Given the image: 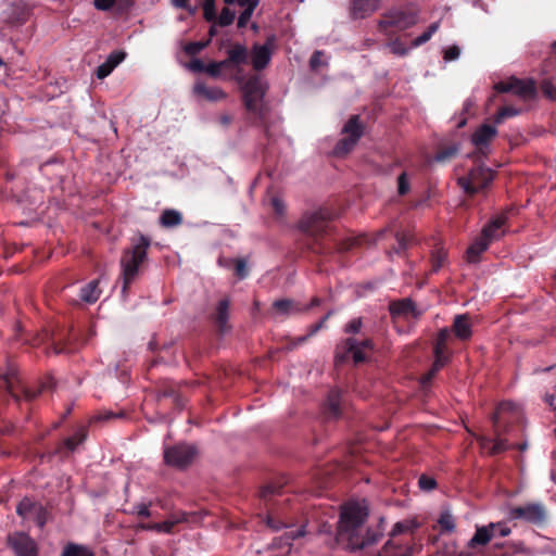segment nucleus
Listing matches in <instances>:
<instances>
[{
    "mask_svg": "<svg viewBox=\"0 0 556 556\" xmlns=\"http://www.w3.org/2000/svg\"><path fill=\"white\" fill-rule=\"evenodd\" d=\"M368 517L367 507L361 503H348L342 507L338 526L337 540L346 544V547L362 549L379 541L382 532L379 530H364Z\"/></svg>",
    "mask_w": 556,
    "mask_h": 556,
    "instance_id": "1",
    "label": "nucleus"
},
{
    "mask_svg": "<svg viewBox=\"0 0 556 556\" xmlns=\"http://www.w3.org/2000/svg\"><path fill=\"white\" fill-rule=\"evenodd\" d=\"M150 242L147 238L140 237L136 243H134L131 250L127 251L122 257V276H123V289L125 293L129 283L135 279L138 274V268L143 262L147 255V249Z\"/></svg>",
    "mask_w": 556,
    "mask_h": 556,
    "instance_id": "2",
    "label": "nucleus"
},
{
    "mask_svg": "<svg viewBox=\"0 0 556 556\" xmlns=\"http://www.w3.org/2000/svg\"><path fill=\"white\" fill-rule=\"evenodd\" d=\"M495 177V172L489 167L478 166L469 170L466 176L457 179L458 186L468 197L484 191Z\"/></svg>",
    "mask_w": 556,
    "mask_h": 556,
    "instance_id": "3",
    "label": "nucleus"
},
{
    "mask_svg": "<svg viewBox=\"0 0 556 556\" xmlns=\"http://www.w3.org/2000/svg\"><path fill=\"white\" fill-rule=\"evenodd\" d=\"M245 108L253 114L261 115L266 86L257 76L250 78L242 87Z\"/></svg>",
    "mask_w": 556,
    "mask_h": 556,
    "instance_id": "4",
    "label": "nucleus"
},
{
    "mask_svg": "<svg viewBox=\"0 0 556 556\" xmlns=\"http://www.w3.org/2000/svg\"><path fill=\"white\" fill-rule=\"evenodd\" d=\"M344 137L338 141L333 149V153L338 156L344 155L353 150L357 141L363 135V126L357 115L351 116L342 128Z\"/></svg>",
    "mask_w": 556,
    "mask_h": 556,
    "instance_id": "5",
    "label": "nucleus"
},
{
    "mask_svg": "<svg viewBox=\"0 0 556 556\" xmlns=\"http://www.w3.org/2000/svg\"><path fill=\"white\" fill-rule=\"evenodd\" d=\"M510 520H521L532 525H543L546 520V508L541 503H528L521 506H515L508 513Z\"/></svg>",
    "mask_w": 556,
    "mask_h": 556,
    "instance_id": "6",
    "label": "nucleus"
},
{
    "mask_svg": "<svg viewBox=\"0 0 556 556\" xmlns=\"http://www.w3.org/2000/svg\"><path fill=\"white\" fill-rule=\"evenodd\" d=\"M418 15L413 11L393 10L383 16L379 22V28L384 34H389L388 29L394 27L399 30H405L416 25Z\"/></svg>",
    "mask_w": 556,
    "mask_h": 556,
    "instance_id": "7",
    "label": "nucleus"
},
{
    "mask_svg": "<svg viewBox=\"0 0 556 556\" xmlns=\"http://www.w3.org/2000/svg\"><path fill=\"white\" fill-rule=\"evenodd\" d=\"M494 89L500 92H511L523 99H531L536 94V86L532 79H519L510 77L508 80L498 81L494 85Z\"/></svg>",
    "mask_w": 556,
    "mask_h": 556,
    "instance_id": "8",
    "label": "nucleus"
},
{
    "mask_svg": "<svg viewBox=\"0 0 556 556\" xmlns=\"http://www.w3.org/2000/svg\"><path fill=\"white\" fill-rule=\"evenodd\" d=\"M331 218V213L327 208H319L305 214L300 223L301 230L312 236H318L325 231L326 223Z\"/></svg>",
    "mask_w": 556,
    "mask_h": 556,
    "instance_id": "9",
    "label": "nucleus"
},
{
    "mask_svg": "<svg viewBox=\"0 0 556 556\" xmlns=\"http://www.w3.org/2000/svg\"><path fill=\"white\" fill-rule=\"evenodd\" d=\"M508 222V211H503L495 214L491 219L483 226L481 230V237L486 240L490 244L494 241L502 239L506 229L505 226Z\"/></svg>",
    "mask_w": 556,
    "mask_h": 556,
    "instance_id": "10",
    "label": "nucleus"
},
{
    "mask_svg": "<svg viewBox=\"0 0 556 556\" xmlns=\"http://www.w3.org/2000/svg\"><path fill=\"white\" fill-rule=\"evenodd\" d=\"M195 455V450L192 446L179 444L164 451V459L166 464L185 467L191 463Z\"/></svg>",
    "mask_w": 556,
    "mask_h": 556,
    "instance_id": "11",
    "label": "nucleus"
},
{
    "mask_svg": "<svg viewBox=\"0 0 556 556\" xmlns=\"http://www.w3.org/2000/svg\"><path fill=\"white\" fill-rule=\"evenodd\" d=\"M448 338V329L447 328H444L440 331V334L437 339V342H435V345H434V355H435V361H434V364L432 366V368L426 374L424 375L421 378H420V383L426 387L430 380L432 379V377L434 376V374L443 366L444 364V352H445V349H446V340Z\"/></svg>",
    "mask_w": 556,
    "mask_h": 556,
    "instance_id": "12",
    "label": "nucleus"
},
{
    "mask_svg": "<svg viewBox=\"0 0 556 556\" xmlns=\"http://www.w3.org/2000/svg\"><path fill=\"white\" fill-rule=\"evenodd\" d=\"M9 542L16 556H37V545L27 534L15 533L9 538Z\"/></svg>",
    "mask_w": 556,
    "mask_h": 556,
    "instance_id": "13",
    "label": "nucleus"
},
{
    "mask_svg": "<svg viewBox=\"0 0 556 556\" xmlns=\"http://www.w3.org/2000/svg\"><path fill=\"white\" fill-rule=\"evenodd\" d=\"M496 135L497 130L494 126L483 124L471 135V141L479 151L483 152Z\"/></svg>",
    "mask_w": 556,
    "mask_h": 556,
    "instance_id": "14",
    "label": "nucleus"
},
{
    "mask_svg": "<svg viewBox=\"0 0 556 556\" xmlns=\"http://www.w3.org/2000/svg\"><path fill=\"white\" fill-rule=\"evenodd\" d=\"M193 93L207 101H222L226 99V92L219 87H208L202 81H197L193 86Z\"/></svg>",
    "mask_w": 556,
    "mask_h": 556,
    "instance_id": "15",
    "label": "nucleus"
},
{
    "mask_svg": "<svg viewBox=\"0 0 556 556\" xmlns=\"http://www.w3.org/2000/svg\"><path fill=\"white\" fill-rule=\"evenodd\" d=\"M371 348L372 344L370 340L356 342L354 339H348L345 342L346 352L352 355V358L356 364L366 359V352L370 351Z\"/></svg>",
    "mask_w": 556,
    "mask_h": 556,
    "instance_id": "16",
    "label": "nucleus"
},
{
    "mask_svg": "<svg viewBox=\"0 0 556 556\" xmlns=\"http://www.w3.org/2000/svg\"><path fill=\"white\" fill-rule=\"evenodd\" d=\"M301 311L298 303L289 299L277 300L273 303L271 315L275 318L288 317Z\"/></svg>",
    "mask_w": 556,
    "mask_h": 556,
    "instance_id": "17",
    "label": "nucleus"
},
{
    "mask_svg": "<svg viewBox=\"0 0 556 556\" xmlns=\"http://www.w3.org/2000/svg\"><path fill=\"white\" fill-rule=\"evenodd\" d=\"M472 336L470 316L459 314L454 317V338L466 341Z\"/></svg>",
    "mask_w": 556,
    "mask_h": 556,
    "instance_id": "18",
    "label": "nucleus"
},
{
    "mask_svg": "<svg viewBox=\"0 0 556 556\" xmlns=\"http://www.w3.org/2000/svg\"><path fill=\"white\" fill-rule=\"evenodd\" d=\"M126 56V53L123 52V51H114L112 52L106 61L99 65L98 68H97V77L99 79H103L105 77H108L112 72L113 70L124 61Z\"/></svg>",
    "mask_w": 556,
    "mask_h": 556,
    "instance_id": "19",
    "label": "nucleus"
},
{
    "mask_svg": "<svg viewBox=\"0 0 556 556\" xmlns=\"http://www.w3.org/2000/svg\"><path fill=\"white\" fill-rule=\"evenodd\" d=\"M270 56L271 53L267 45H255L251 52V63L254 70L260 71L266 67Z\"/></svg>",
    "mask_w": 556,
    "mask_h": 556,
    "instance_id": "20",
    "label": "nucleus"
},
{
    "mask_svg": "<svg viewBox=\"0 0 556 556\" xmlns=\"http://www.w3.org/2000/svg\"><path fill=\"white\" fill-rule=\"evenodd\" d=\"M227 4L237 3L239 7L243 8V12L240 14L238 20V27H244L250 21L254 9L258 4V0H224Z\"/></svg>",
    "mask_w": 556,
    "mask_h": 556,
    "instance_id": "21",
    "label": "nucleus"
},
{
    "mask_svg": "<svg viewBox=\"0 0 556 556\" xmlns=\"http://www.w3.org/2000/svg\"><path fill=\"white\" fill-rule=\"evenodd\" d=\"M380 5V0H353L352 13L355 17L363 18L376 10Z\"/></svg>",
    "mask_w": 556,
    "mask_h": 556,
    "instance_id": "22",
    "label": "nucleus"
},
{
    "mask_svg": "<svg viewBox=\"0 0 556 556\" xmlns=\"http://www.w3.org/2000/svg\"><path fill=\"white\" fill-rule=\"evenodd\" d=\"M390 312L393 316H412L416 318L420 312H418L409 299H404L390 304Z\"/></svg>",
    "mask_w": 556,
    "mask_h": 556,
    "instance_id": "23",
    "label": "nucleus"
},
{
    "mask_svg": "<svg viewBox=\"0 0 556 556\" xmlns=\"http://www.w3.org/2000/svg\"><path fill=\"white\" fill-rule=\"evenodd\" d=\"M494 536L493 522L488 526L477 527L473 536L469 541V547H476L478 545H486Z\"/></svg>",
    "mask_w": 556,
    "mask_h": 556,
    "instance_id": "24",
    "label": "nucleus"
},
{
    "mask_svg": "<svg viewBox=\"0 0 556 556\" xmlns=\"http://www.w3.org/2000/svg\"><path fill=\"white\" fill-rule=\"evenodd\" d=\"M249 58L248 50L242 45H235L228 50V58L224 60L227 62V67L239 66L247 63Z\"/></svg>",
    "mask_w": 556,
    "mask_h": 556,
    "instance_id": "25",
    "label": "nucleus"
},
{
    "mask_svg": "<svg viewBox=\"0 0 556 556\" xmlns=\"http://www.w3.org/2000/svg\"><path fill=\"white\" fill-rule=\"evenodd\" d=\"M490 243L484 240L481 236L477 238L471 245L467 249L466 260L468 263H477L480 260V255L488 250Z\"/></svg>",
    "mask_w": 556,
    "mask_h": 556,
    "instance_id": "26",
    "label": "nucleus"
},
{
    "mask_svg": "<svg viewBox=\"0 0 556 556\" xmlns=\"http://www.w3.org/2000/svg\"><path fill=\"white\" fill-rule=\"evenodd\" d=\"M16 511L21 517L29 519L33 518L34 514H42V506L28 498H24L17 505Z\"/></svg>",
    "mask_w": 556,
    "mask_h": 556,
    "instance_id": "27",
    "label": "nucleus"
},
{
    "mask_svg": "<svg viewBox=\"0 0 556 556\" xmlns=\"http://www.w3.org/2000/svg\"><path fill=\"white\" fill-rule=\"evenodd\" d=\"M98 285V280H92L83 287L80 291V299L87 303H94L101 294Z\"/></svg>",
    "mask_w": 556,
    "mask_h": 556,
    "instance_id": "28",
    "label": "nucleus"
},
{
    "mask_svg": "<svg viewBox=\"0 0 556 556\" xmlns=\"http://www.w3.org/2000/svg\"><path fill=\"white\" fill-rule=\"evenodd\" d=\"M181 220L182 216L176 210H165L160 217L161 225L166 228L178 226Z\"/></svg>",
    "mask_w": 556,
    "mask_h": 556,
    "instance_id": "29",
    "label": "nucleus"
},
{
    "mask_svg": "<svg viewBox=\"0 0 556 556\" xmlns=\"http://www.w3.org/2000/svg\"><path fill=\"white\" fill-rule=\"evenodd\" d=\"M514 409V404L511 402H502L500 403L493 415H492V422L495 429H498L502 421L504 420V415L508 412H511Z\"/></svg>",
    "mask_w": 556,
    "mask_h": 556,
    "instance_id": "30",
    "label": "nucleus"
},
{
    "mask_svg": "<svg viewBox=\"0 0 556 556\" xmlns=\"http://www.w3.org/2000/svg\"><path fill=\"white\" fill-rule=\"evenodd\" d=\"M341 393L339 390H331L327 399V410L330 417H337L340 413Z\"/></svg>",
    "mask_w": 556,
    "mask_h": 556,
    "instance_id": "31",
    "label": "nucleus"
},
{
    "mask_svg": "<svg viewBox=\"0 0 556 556\" xmlns=\"http://www.w3.org/2000/svg\"><path fill=\"white\" fill-rule=\"evenodd\" d=\"M62 556H94V554L87 546L70 543L64 547Z\"/></svg>",
    "mask_w": 556,
    "mask_h": 556,
    "instance_id": "32",
    "label": "nucleus"
},
{
    "mask_svg": "<svg viewBox=\"0 0 556 556\" xmlns=\"http://www.w3.org/2000/svg\"><path fill=\"white\" fill-rule=\"evenodd\" d=\"M418 526L419 525L415 519H406L403 521H399L394 525V527L391 531V535L394 536V535L402 534V533H410L415 529H417Z\"/></svg>",
    "mask_w": 556,
    "mask_h": 556,
    "instance_id": "33",
    "label": "nucleus"
},
{
    "mask_svg": "<svg viewBox=\"0 0 556 556\" xmlns=\"http://www.w3.org/2000/svg\"><path fill=\"white\" fill-rule=\"evenodd\" d=\"M438 29L439 23H432L420 36L412 41L410 48H417L428 42Z\"/></svg>",
    "mask_w": 556,
    "mask_h": 556,
    "instance_id": "34",
    "label": "nucleus"
},
{
    "mask_svg": "<svg viewBox=\"0 0 556 556\" xmlns=\"http://www.w3.org/2000/svg\"><path fill=\"white\" fill-rule=\"evenodd\" d=\"M228 68L227 62H224V60L219 62H210L206 64L205 73L213 78H219L223 77V72Z\"/></svg>",
    "mask_w": 556,
    "mask_h": 556,
    "instance_id": "35",
    "label": "nucleus"
},
{
    "mask_svg": "<svg viewBox=\"0 0 556 556\" xmlns=\"http://www.w3.org/2000/svg\"><path fill=\"white\" fill-rule=\"evenodd\" d=\"M185 520H187V518L185 515H182L181 518H174V519L166 520L164 522L154 523V525L150 526L149 529H153V530H156L160 532L169 533L173 530L175 525H177L180 521H185Z\"/></svg>",
    "mask_w": 556,
    "mask_h": 556,
    "instance_id": "36",
    "label": "nucleus"
},
{
    "mask_svg": "<svg viewBox=\"0 0 556 556\" xmlns=\"http://www.w3.org/2000/svg\"><path fill=\"white\" fill-rule=\"evenodd\" d=\"M483 446L489 450V454L491 455L501 454L507 448L506 441L501 438L489 441L488 443H484Z\"/></svg>",
    "mask_w": 556,
    "mask_h": 556,
    "instance_id": "37",
    "label": "nucleus"
},
{
    "mask_svg": "<svg viewBox=\"0 0 556 556\" xmlns=\"http://www.w3.org/2000/svg\"><path fill=\"white\" fill-rule=\"evenodd\" d=\"M437 527L440 533H448L452 530V515L448 510H444L438 519Z\"/></svg>",
    "mask_w": 556,
    "mask_h": 556,
    "instance_id": "38",
    "label": "nucleus"
},
{
    "mask_svg": "<svg viewBox=\"0 0 556 556\" xmlns=\"http://www.w3.org/2000/svg\"><path fill=\"white\" fill-rule=\"evenodd\" d=\"M519 114V110L513 106H503L498 110L494 117L496 124H501L505 118L513 117Z\"/></svg>",
    "mask_w": 556,
    "mask_h": 556,
    "instance_id": "39",
    "label": "nucleus"
},
{
    "mask_svg": "<svg viewBox=\"0 0 556 556\" xmlns=\"http://www.w3.org/2000/svg\"><path fill=\"white\" fill-rule=\"evenodd\" d=\"M418 485L420 490L429 492L435 489L437 481L433 477L421 475L418 479Z\"/></svg>",
    "mask_w": 556,
    "mask_h": 556,
    "instance_id": "40",
    "label": "nucleus"
},
{
    "mask_svg": "<svg viewBox=\"0 0 556 556\" xmlns=\"http://www.w3.org/2000/svg\"><path fill=\"white\" fill-rule=\"evenodd\" d=\"M203 13L206 21L211 22L216 18L215 0H205L203 3Z\"/></svg>",
    "mask_w": 556,
    "mask_h": 556,
    "instance_id": "41",
    "label": "nucleus"
},
{
    "mask_svg": "<svg viewBox=\"0 0 556 556\" xmlns=\"http://www.w3.org/2000/svg\"><path fill=\"white\" fill-rule=\"evenodd\" d=\"M394 549H395V546L391 542H388L383 546V549L380 553V556H412V549H406L403 553L394 552Z\"/></svg>",
    "mask_w": 556,
    "mask_h": 556,
    "instance_id": "42",
    "label": "nucleus"
},
{
    "mask_svg": "<svg viewBox=\"0 0 556 556\" xmlns=\"http://www.w3.org/2000/svg\"><path fill=\"white\" fill-rule=\"evenodd\" d=\"M235 12L228 8H224L218 17V24L220 26H228L235 20Z\"/></svg>",
    "mask_w": 556,
    "mask_h": 556,
    "instance_id": "43",
    "label": "nucleus"
},
{
    "mask_svg": "<svg viewBox=\"0 0 556 556\" xmlns=\"http://www.w3.org/2000/svg\"><path fill=\"white\" fill-rule=\"evenodd\" d=\"M391 53L395 55H405L408 53L409 48H406L400 40H394L388 45Z\"/></svg>",
    "mask_w": 556,
    "mask_h": 556,
    "instance_id": "44",
    "label": "nucleus"
},
{
    "mask_svg": "<svg viewBox=\"0 0 556 556\" xmlns=\"http://www.w3.org/2000/svg\"><path fill=\"white\" fill-rule=\"evenodd\" d=\"M207 45H208V41L189 42L185 47V51H186V53H188L190 55H194V54L199 53L200 51H202Z\"/></svg>",
    "mask_w": 556,
    "mask_h": 556,
    "instance_id": "45",
    "label": "nucleus"
},
{
    "mask_svg": "<svg viewBox=\"0 0 556 556\" xmlns=\"http://www.w3.org/2000/svg\"><path fill=\"white\" fill-rule=\"evenodd\" d=\"M228 307H229V302L227 300H223L219 302V305H218V312H217V320L220 325H224L227 320V317H228Z\"/></svg>",
    "mask_w": 556,
    "mask_h": 556,
    "instance_id": "46",
    "label": "nucleus"
},
{
    "mask_svg": "<svg viewBox=\"0 0 556 556\" xmlns=\"http://www.w3.org/2000/svg\"><path fill=\"white\" fill-rule=\"evenodd\" d=\"M409 191V181L406 173H402L397 178V192L401 195L406 194Z\"/></svg>",
    "mask_w": 556,
    "mask_h": 556,
    "instance_id": "47",
    "label": "nucleus"
},
{
    "mask_svg": "<svg viewBox=\"0 0 556 556\" xmlns=\"http://www.w3.org/2000/svg\"><path fill=\"white\" fill-rule=\"evenodd\" d=\"M542 92L551 100H556V87L548 80H544L541 84Z\"/></svg>",
    "mask_w": 556,
    "mask_h": 556,
    "instance_id": "48",
    "label": "nucleus"
},
{
    "mask_svg": "<svg viewBox=\"0 0 556 556\" xmlns=\"http://www.w3.org/2000/svg\"><path fill=\"white\" fill-rule=\"evenodd\" d=\"M85 440V434L83 432L76 433L74 437L68 438L65 441V445L68 450L74 451L77 445H79Z\"/></svg>",
    "mask_w": 556,
    "mask_h": 556,
    "instance_id": "49",
    "label": "nucleus"
},
{
    "mask_svg": "<svg viewBox=\"0 0 556 556\" xmlns=\"http://www.w3.org/2000/svg\"><path fill=\"white\" fill-rule=\"evenodd\" d=\"M446 257H447L446 253L437 251L432 256V270L437 271L442 266V263L446 260Z\"/></svg>",
    "mask_w": 556,
    "mask_h": 556,
    "instance_id": "50",
    "label": "nucleus"
},
{
    "mask_svg": "<svg viewBox=\"0 0 556 556\" xmlns=\"http://www.w3.org/2000/svg\"><path fill=\"white\" fill-rule=\"evenodd\" d=\"M205 67L206 64H204L200 59H194L188 64V68L194 73L205 72Z\"/></svg>",
    "mask_w": 556,
    "mask_h": 556,
    "instance_id": "51",
    "label": "nucleus"
},
{
    "mask_svg": "<svg viewBox=\"0 0 556 556\" xmlns=\"http://www.w3.org/2000/svg\"><path fill=\"white\" fill-rule=\"evenodd\" d=\"M493 526H494V536L498 535V536L504 538L510 533V529L502 522H496V523L493 522Z\"/></svg>",
    "mask_w": 556,
    "mask_h": 556,
    "instance_id": "52",
    "label": "nucleus"
},
{
    "mask_svg": "<svg viewBox=\"0 0 556 556\" xmlns=\"http://www.w3.org/2000/svg\"><path fill=\"white\" fill-rule=\"evenodd\" d=\"M362 327V320L359 318L352 319L345 327V331L349 333H356Z\"/></svg>",
    "mask_w": 556,
    "mask_h": 556,
    "instance_id": "53",
    "label": "nucleus"
},
{
    "mask_svg": "<svg viewBox=\"0 0 556 556\" xmlns=\"http://www.w3.org/2000/svg\"><path fill=\"white\" fill-rule=\"evenodd\" d=\"M236 275L240 278H244L248 275L247 263L243 260L236 262Z\"/></svg>",
    "mask_w": 556,
    "mask_h": 556,
    "instance_id": "54",
    "label": "nucleus"
},
{
    "mask_svg": "<svg viewBox=\"0 0 556 556\" xmlns=\"http://www.w3.org/2000/svg\"><path fill=\"white\" fill-rule=\"evenodd\" d=\"M114 3L115 0H94V7L101 11L110 10Z\"/></svg>",
    "mask_w": 556,
    "mask_h": 556,
    "instance_id": "55",
    "label": "nucleus"
},
{
    "mask_svg": "<svg viewBox=\"0 0 556 556\" xmlns=\"http://www.w3.org/2000/svg\"><path fill=\"white\" fill-rule=\"evenodd\" d=\"M304 535V530L303 529H289L286 533H285V539L287 541L289 540H295L296 538H300V536H303Z\"/></svg>",
    "mask_w": 556,
    "mask_h": 556,
    "instance_id": "56",
    "label": "nucleus"
},
{
    "mask_svg": "<svg viewBox=\"0 0 556 556\" xmlns=\"http://www.w3.org/2000/svg\"><path fill=\"white\" fill-rule=\"evenodd\" d=\"M321 56H323V52H320V51L314 52V54L311 58V62H309L311 63V67L313 70L318 68L323 64Z\"/></svg>",
    "mask_w": 556,
    "mask_h": 556,
    "instance_id": "57",
    "label": "nucleus"
},
{
    "mask_svg": "<svg viewBox=\"0 0 556 556\" xmlns=\"http://www.w3.org/2000/svg\"><path fill=\"white\" fill-rule=\"evenodd\" d=\"M271 205L278 215H282L285 212V203L279 198L271 199Z\"/></svg>",
    "mask_w": 556,
    "mask_h": 556,
    "instance_id": "58",
    "label": "nucleus"
},
{
    "mask_svg": "<svg viewBox=\"0 0 556 556\" xmlns=\"http://www.w3.org/2000/svg\"><path fill=\"white\" fill-rule=\"evenodd\" d=\"M135 511L142 517H149L150 510L149 507L146 504H138L135 506Z\"/></svg>",
    "mask_w": 556,
    "mask_h": 556,
    "instance_id": "59",
    "label": "nucleus"
},
{
    "mask_svg": "<svg viewBox=\"0 0 556 556\" xmlns=\"http://www.w3.org/2000/svg\"><path fill=\"white\" fill-rule=\"evenodd\" d=\"M31 519L35 520L39 527H43L47 520L45 509L42 508V514H34Z\"/></svg>",
    "mask_w": 556,
    "mask_h": 556,
    "instance_id": "60",
    "label": "nucleus"
},
{
    "mask_svg": "<svg viewBox=\"0 0 556 556\" xmlns=\"http://www.w3.org/2000/svg\"><path fill=\"white\" fill-rule=\"evenodd\" d=\"M450 154H451V151H450V150H446V151H444V152L438 153V154L434 156L433 161H434V162H443V161H445V160L450 156Z\"/></svg>",
    "mask_w": 556,
    "mask_h": 556,
    "instance_id": "61",
    "label": "nucleus"
},
{
    "mask_svg": "<svg viewBox=\"0 0 556 556\" xmlns=\"http://www.w3.org/2000/svg\"><path fill=\"white\" fill-rule=\"evenodd\" d=\"M545 402L546 404H548V406H551L553 409H556V404H555V396L553 394H547L545 396Z\"/></svg>",
    "mask_w": 556,
    "mask_h": 556,
    "instance_id": "62",
    "label": "nucleus"
},
{
    "mask_svg": "<svg viewBox=\"0 0 556 556\" xmlns=\"http://www.w3.org/2000/svg\"><path fill=\"white\" fill-rule=\"evenodd\" d=\"M5 381H7V384H8V389L10 390V392L15 396V393H14V387H13V382L11 380V374L9 375H5L4 377Z\"/></svg>",
    "mask_w": 556,
    "mask_h": 556,
    "instance_id": "63",
    "label": "nucleus"
},
{
    "mask_svg": "<svg viewBox=\"0 0 556 556\" xmlns=\"http://www.w3.org/2000/svg\"><path fill=\"white\" fill-rule=\"evenodd\" d=\"M275 492V489L270 485L268 486H265L263 490H262V496L263 497H266L268 494L270 493H274Z\"/></svg>",
    "mask_w": 556,
    "mask_h": 556,
    "instance_id": "64",
    "label": "nucleus"
}]
</instances>
